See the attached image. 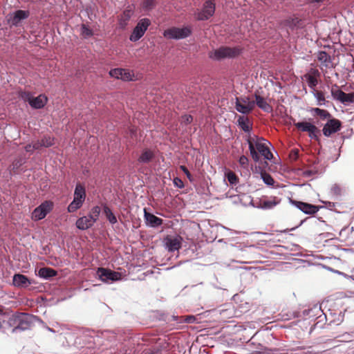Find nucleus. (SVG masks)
Returning <instances> with one entry per match:
<instances>
[{
    "label": "nucleus",
    "mask_w": 354,
    "mask_h": 354,
    "mask_svg": "<svg viewBox=\"0 0 354 354\" xmlns=\"http://www.w3.org/2000/svg\"><path fill=\"white\" fill-rule=\"evenodd\" d=\"M53 208V203L45 201L36 207L32 212V218L35 221H39L45 218Z\"/></svg>",
    "instance_id": "nucleus-11"
},
{
    "label": "nucleus",
    "mask_w": 354,
    "mask_h": 354,
    "mask_svg": "<svg viewBox=\"0 0 354 354\" xmlns=\"http://www.w3.org/2000/svg\"><path fill=\"white\" fill-rule=\"evenodd\" d=\"M121 77L120 79L124 81H129L132 80V74L127 69L122 68V73H121Z\"/></svg>",
    "instance_id": "nucleus-36"
},
{
    "label": "nucleus",
    "mask_w": 354,
    "mask_h": 354,
    "mask_svg": "<svg viewBox=\"0 0 354 354\" xmlns=\"http://www.w3.org/2000/svg\"><path fill=\"white\" fill-rule=\"evenodd\" d=\"M194 320H195V317L194 316H188L185 319V321L187 323H192Z\"/></svg>",
    "instance_id": "nucleus-50"
},
{
    "label": "nucleus",
    "mask_w": 354,
    "mask_h": 354,
    "mask_svg": "<svg viewBox=\"0 0 354 354\" xmlns=\"http://www.w3.org/2000/svg\"><path fill=\"white\" fill-rule=\"evenodd\" d=\"M97 274L100 279L105 283L116 281L121 278L120 273L104 268H99Z\"/></svg>",
    "instance_id": "nucleus-9"
},
{
    "label": "nucleus",
    "mask_w": 354,
    "mask_h": 354,
    "mask_svg": "<svg viewBox=\"0 0 354 354\" xmlns=\"http://www.w3.org/2000/svg\"><path fill=\"white\" fill-rule=\"evenodd\" d=\"M27 100L31 107L33 109H39L43 108L47 103L48 99L44 95H39L37 97H32L30 94H25Z\"/></svg>",
    "instance_id": "nucleus-14"
},
{
    "label": "nucleus",
    "mask_w": 354,
    "mask_h": 354,
    "mask_svg": "<svg viewBox=\"0 0 354 354\" xmlns=\"http://www.w3.org/2000/svg\"><path fill=\"white\" fill-rule=\"evenodd\" d=\"M313 94L316 99L317 104L318 106H324L326 104V100L322 92L314 91Z\"/></svg>",
    "instance_id": "nucleus-27"
},
{
    "label": "nucleus",
    "mask_w": 354,
    "mask_h": 354,
    "mask_svg": "<svg viewBox=\"0 0 354 354\" xmlns=\"http://www.w3.org/2000/svg\"><path fill=\"white\" fill-rule=\"evenodd\" d=\"M341 103L344 105H348L354 102V93H344V96L342 97V99L340 101Z\"/></svg>",
    "instance_id": "nucleus-30"
},
{
    "label": "nucleus",
    "mask_w": 354,
    "mask_h": 354,
    "mask_svg": "<svg viewBox=\"0 0 354 354\" xmlns=\"http://www.w3.org/2000/svg\"><path fill=\"white\" fill-rule=\"evenodd\" d=\"M306 80L308 86L312 88L315 87L318 83L317 80L310 75L306 76Z\"/></svg>",
    "instance_id": "nucleus-37"
},
{
    "label": "nucleus",
    "mask_w": 354,
    "mask_h": 354,
    "mask_svg": "<svg viewBox=\"0 0 354 354\" xmlns=\"http://www.w3.org/2000/svg\"><path fill=\"white\" fill-rule=\"evenodd\" d=\"M340 127L341 122L338 120H329L323 128V133L325 136L328 137L332 133L338 131L340 129Z\"/></svg>",
    "instance_id": "nucleus-15"
},
{
    "label": "nucleus",
    "mask_w": 354,
    "mask_h": 354,
    "mask_svg": "<svg viewBox=\"0 0 354 354\" xmlns=\"http://www.w3.org/2000/svg\"><path fill=\"white\" fill-rule=\"evenodd\" d=\"M192 34L191 28L185 26L183 28L172 27L165 30L163 32L165 37L170 39H183L188 37Z\"/></svg>",
    "instance_id": "nucleus-5"
},
{
    "label": "nucleus",
    "mask_w": 354,
    "mask_h": 354,
    "mask_svg": "<svg viewBox=\"0 0 354 354\" xmlns=\"http://www.w3.org/2000/svg\"><path fill=\"white\" fill-rule=\"evenodd\" d=\"M180 236L167 237L165 239V246L169 252L178 251L181 248Z\"/></svg>",
    "instance_id": "nucleus-16"
},
{
    "label": "nucleus",
    "mask_w": 354,
    "mask_h": 354,
    "mask_svg": "<svg viewBox=\"0 0 354 354\" xmlns=\"http://www.w3.org/2000/svg\"><path fill=\"white\" fill-rule=\"evenodd\" d=\"M241 53L238 47L221 46L209 52V57L214 61H221L225 59H232Z\"/></svg>",
    "instance_id": "nucleus-3"
},
{
    "label": "nucleus",
    "mask_w": 354,
    "mask_h": 354,
    "mask_svg": "<svg viewBox=\"0 0 354 354\" xmlns=\"http://www.w3.org/2000/svg\"><path fill=\"white\" fill-rule=\"evenodd\" d=\"M173 183H174V185L178 188L182 189L184 187V183H183V180L178 177H176L174 178Z\"/></svg>",
    "instance_id": "nucleus-41"
},
{
    "label": "nucleus",
    "mask_w": 354,
    "mask_h": 354,
    "mask_svg": "<svg viewBox=\"0 0 354 354\" xmlns=\"http://www.w3.org/2000/svg\"><path fill=\"white\" fill-rule=\"evenodd\" d=\"M295 126L299 130L304 132L312 131L315 128V125L308 122H299L295 123Z\"/></svg>",
    "instance_id": "nucleus-24"
},
{
    "label": "nucleus",
    "mask_w": 354,
    "mask_h": 354,
    "mask_svg": "<svg viewBox=\"0 0 354 354\" xmlns=\"http://www.w3.org/2000/svg\"><path fill=\"white\" fill-rule=\"evenodd\" d=\"M330 194L335 198H338L342 195L341 187L337 184L333 185L330 188Z\"/></svg>",
    "instance_id": "nucleus-31"
},
{
    "label": "nucleus",
    "mask_w": 354,
    "mask_h": 354,
    "mask_svg": "<svg viewBox=\"0 0 354 354\" xmlns=\"http://www.w3.org/2000/svg\"><path fill=\"white\" fill-rule=\"evenodd\" d=\"M47 329H48V330H49L50 332H54V330L52 328H49V327H47Z\"/></svg>",
    "instance_id": "nucleus-52"
},
{
    "label": "nucleus",
    "mask_w": 354,
    "mask_h": 354,
    "mask_svg": "<svg viewBox=\"0 0 354 354\" xmlns=\"http://www.w3.org/2000/svg\"><path fill=\"white\" fill-rule=\"evenodd\" d=\"M342 337L344 338L342 341L350 342L353 337V335L351 333H345L342 335Z\"/></svg>",
    "instance_id": "nucleus-45"
},
{
    "label": "nucleus",
    "mask_w": 354,
    "mask_h": 354,
    "mask_svg": "<svg viewBox=\"0 0 354 354\" xmlns=\"http://www.w3.org/2000/svg\"><path fill=\"white\" fill-rule=\"evenodd\" d=\"M239 162L243 168H246L248 166V158L243 155L239 158Z\"/></svg>",
    "instance_id": "nucleus-40"
},
{
    "label": "nucleus",
    "mask_w": 354,
    "mask_h": 354,
    "mask_svg": "<svg viewBox=\"0 0 354 354\" xmlns=\"http://www.w3.org/2000/svg\"><path fill=\"white\" fill-rule=\"evenodd\" d=\"M216 9L215 0H205L203 8L196 14V18L199 21H205L214 15Z\"/></svg>",
    "instance_id": "nucleus-7"
},
{
    "label": "nucleus",
    "mask_w": 354,
    "mask_h": 354,
    "mask_svg": "<svg viewBox=\"0 0 354 354\" xmlns=\"http://www.w3.org/2000/svg\"><path fill=\"white\" fill-rule=\"evenodd\" d=\"M239 123L241 127V129H243V131H244L245 132H248L250 131V127L249 125L244 121V118H240L239 119Z\"/></svg>",
    "instance_id": "nucleus-39"
},
{
    "label": "nucleus",
    "mask_w": 354,
    "mask_h": 354,
    "mask_svg": "<svg viewBox=\"0 0 354 354\" xmlns=\"http://www.w3.org/2000/svg\"><path fill=\"white\" fill-rule=\"evenodd\" d=\"M30 12L28 10H18L8 15L6 17L8 24L10 26H18L22 20L28 18Z\"/></svg>",
    "instance_id": "nucleus-10"
},
{
    "label": "nucleus",
    "mask_w": 354,
    "mask_h": 354,
    "mask_svg": "<svg viewBox=\"0 0 354 354\" xmlns=\"http://www.w3.org/2000/svg\"><path fill=\"white\" fill-rule=\"evenodd\" d=\"M248 144L250 155L254 162H258L260 160L258 152L267 160H272L273 158V155L269 149L271 144L267 140L254 136L248 139Z\"/></svg>",
    "instance_id": "nucleus-1"
},
{
    "label": "nucleus",
    "mask_w": 354,
    "mask_h": 354,
    "mask_svg": "<svg viewBox=\"0 0 354 354\" xmlns=\"http://www.w3.org/2000/svg\"><path fill=\"white\" fill-rule=\"evenodd\" d=\"M180 169L184 172V174L187 176V177L190 180L192 178V175H191L190 172L189 171V170L187 169V168L184 165H181L180 167Z\"/></svg>",
    "instance_id": "nucleus-43"
},
{
    "label": "nucleus",
    "mask_w": 354,
    "mask_h": 354,
    "mask_svg": "<svg viewBox=\"0 0 354 354\" xmlns=\"http://www.w3.org/2000/svg\"><path fill=\"white\" fill-rule=\"evenodd\" d=\"M227 179L231 184H234L236 180V177L233 173H230L227 175Z\"/></svg>",
    "instance_id": "nucleus-44"
},
{
    "label": "nucleus",
    "mask_w": 354,
    "mask_h": 354,
    "mask_svg": "<svg viewBox=\"0 0 354 354\" xmlns=\"http://www.w3.org/2000/svg\"><path fill=\"white\" fill-rule=\"evenodd\" d=\"M81 32L82 35L86 38L90 37L93 35L92 30L84 24L81 26Z\"/></svg>",
    "instance_id": "nucleus-33"
},
{
    "label": "nucleus",
    "mask_w": 354,
    "mask_h": 354,
    "mask_svg": "<svg viewBox=\"0 0 354 354\" xmlns=\"http://www.w3.org/2000/svg\"><path fill=\"white\" fill-rule=\"evenodd\" d=\"M36 319V316L26 313H21L19 315L12 316V317L9 319L8 324L10 326L16 325L12 329V332L17 333L18 330H26L30 329Z\"/></svg>",
    "instance_id": "nucleus-2"
},
{
    "label": "nucleus",
    "mask_w": 354,
    "mask_h": 354,
    "mask_svg": "<svg viewBox=\"0 0 354 354\" xmlns=\"http://www.w3.org/2000/svg\"><path fill=\"white\" fill-rule=\"evenodd\" d=\"M290 203L292 205H293L295 207H296L298 209L301 211L306 214H314L317 213L319 207L317 205H314L310 203L301 202V201H297L295 200H290Z\"/></svg>",
    "instance_id": "nucleus-13"
},
{
    "label": "nucleus",
    "mask_w": 354,
    "mask_h": 354,
    "mask_svg": "<svg viewBox=\"0 0 354 354\" xmlns=\"http://www.w3.org/2000/svg\"><path fill=\"white\" fill-rule=\"evenodd\" d=\"M12 283L15 286L19 288H26L30 284L28 277L21 274H16L13 276Z\"/></svg>",
    "instance_id": "nucleus-19"
},
{
    "label": "nucleus",
    "mask_w": 354,
    "mask_h": 354,
    "mask_svg": "<svg viewBox=\"0 0 354 354\" xmlns=\"http://www.w3.org/2000/svg\"><path fill=\"white\" fill-rule=\"evenodd\" d=\"M254 107V102L250 101L248 97L236 99V109L243 114H248Z\"/></svg>",
    "instance_id": "nucleus-12"
},
{
    "label": "nucleus",
    "mask_w": 354,
    "mask_h": 354,
    "mask_svg": "<svg viewBox=\"0 0 354 354\" xmlns=\"http://www.w3.org/2000/svg\"><path fill=\"white\" fill-rule=\"evenodd\" d=\"M150 25L151 21L147 18L139 20L129 37L130 41L133 42L138 41L144 35Z\"/></svg>",
    "instance_id": "nucleus-6"
},
{
    "label": "nucleus",
    "mask_w": 354,
    "mask_h": 354,
    "mask_svg": "<svg viewBox=\"0 0 354 354\" xmlns=\"http://www.w3.org/2000/svg\"><path fill=\"white\" fill-rule=\"evenodd\" d=\"M122 73V68H113L111 69L109 72V75L114 78L120 79L121 77V73Z\"/></svg>",
    "instance_id": "nucleus-38"
},
{
    "label": "nucleus",
    "mask_w": 354,
    "mask_h": 354,
    "mask_svg": "<svg viewBox=\"0 0 354 354\" xmlns=\"http://www.w3.org/2000/svg\"><path fill=\"white\" fill-rule=\"evenodd\" d=\"M322 267L327 270H329L332 272H335V273H340L339 272L337 271V270H333V268H330L329 266H326V265H324V264H321Z\"/></svg>",
    "instance_id": "nucleus-48"
},
{
    "label": "nucleus",
    "mask_w": 354,
    "mask_h": 354,
    "mask_svg": "<svg viewBox=\"0 0 354 354\" xmlns=\"http://www.w3.org/2000/svg\"><path fill=\"white\" fill-rule=\"evenodd\" d=\"M153 156L154 154L152 151L150 149H145L140 154L138 160L140 163H148L153 159Z\"/></svg>",
    "instance_id": "nucleus-23"
},
{
    "label": "nucleus",
    "mask_w": 354,
    "mask_h": 354,
    "mask_svg": "<svg viewBox=\"0 0 354 354\" xmlns=\"http://www.w3.org/2000/svg\"><path fill=\"white\" fill-rule=\"evenodd\" d=\"M312 111L324 120L330 117L329 112L324 109L314 108L312 109Z\"/></svg>",
    "instance_id": "nucleus-29"
},
{
    "label": "nucleus",
    "mask_w": 354,
    "mask_h": 354,
    "mask_svg": "<svg viewBox=\"0 0 354 354\" xmlns=\"http://www.w3.org/2000/svg\"><path fill=\"white\" fill-rule=\"evenodd\" d=\"M95 219H92L89 216H85L79 218L76 221V227L81 230H86L93 225Z\"/></svg>",
    "instance_id": "nucleus-17"
},
{
    "label": "nucleus",
    "mask_w": 354,
    "mask_h": 354,
    "mask_svg": "<svg viewBox=\"0 0 354 354\" xmlns=\"http://www.w3.org/2000/svg\"><path fill=\"white\" fill-rule=\"evenodd\" d=\"M144 216H145V219L147 225H149L151 227H156L162 224V220L160 218H159L151 213L147 212L145 209Z\"/></svg>",
    "instance_id": "nucleus-18"
},
{
    "label": "nucleus",
    "mask_w": 354,
    "mask_h": 354,
    "mask_svg": "<svg viewBox=\"0 0 354 354\" xmlns=\"http://www.w3.org/2000/svg\"><path fill=\"white\" fill-rule=\"evenodd\" d=\"M317 128L315 126L314 129L312 130V131H309V137L310 138H317Z\"/></svg>",
    "instance_id": "nucleus-46"
},
{
    "label": "nucleus",
    "mask_w": 354,
    "mask_h": 354,
    "mask_svg": "<svg viewBox=\"0 0 354 354\" xmlns=\"http://www.w3.org/2000/svg\"><path fill=\"white\" fill-rule=\"evenodd\" d=\"M25 150L27 151V152H32L35 149L32 147V144H29V145H27L26 147H25Z\"/></svg>",
    "instance_id": "nucleus-49"
},
{
    "label": "nucleus",
    "mask_w": 354,
    "mask_h": 354,
    "mask_svg": "<svg viewBox=\"0 0 354 354\" xmlns=\"http://www.w3.org/2000/svg\"><path fill=\"white\" fill-rule=\"evenodd\" d=\"M103 212L106 216V219L111 224L114 225L117 223L118 221L116 216L113 214L111 209L106 205L103 206Z\"/></svg>",
    "instance_id": "nucleus-25"
},
{
    "label": "nucleus",
    "mask_w": 354,
    "mask_h": 354,
    "mask_svg": "<svg viewBox=\"0 0 354 354\" xmlns=\"http://www.w3.org/2000/svg\"><path fill=\"white\" fill-rule=\"evenodd\" d=\"M255 103L257 104L259 108H260L265 112L270 113L272 111V106L266 101V100L263 97L257 94L255 95L254 104Z\"/></svg>",
    "instance_id": "nucleus-20"
},
{
    "label": "nucleus",
    "mask_w": 354,
    "mask_h": 354,
    "mask_svg": "<svg viewBox=\"0 0 354 354\" xmlns=\"http://www.w3.org/2000/svg\"><path fill=\"white\" fill-rule=\"evenodd\" d=\"M32 144V147L35 149V150L39 149V148L43 147V145H41V140H37V141L33 142Z\"/></svg>",
    "instance_id": "nucleus-47"
},
{
    "label": "nucleus",
    "mask_w": 354,
    "mask_h": 354,
    "mask_svg": "<svg viewBox=\"0 0 354 354\" xmlns=\"http://www.w3.org/2000/svg\"><path fill=\"white\" fill-rule=\"evenodd\" d=\"M317 59L322 66L329 68L332 64L331 57L325 51H319L317 55Z\"/></svg>",
    "instance_id": "nucleus-21"
},
{
    "label": "nucleus",
    "mask_w": 354,
    "mask_h": 354,
    "mask_svg": "<svg viewBox=\"0 0 354 354\" xmlns=\"http://www.w3.org/2000/svg\"><path fill=\"white\" fill-rule=\"evenodd\" d=\"M193 120L191 115H184L182 116V123L185 124H190Z\"/></svg>",
    "instance_id": "nucleus-42"
},
{
    "label": "nucleus",
    "mask_w": 354,
    "mask_h": 354,
    "mask_svg": "<svg viewBox=\"0 0 354 354\" xmlns=\"http://www.w3.org/2000/svg\"><path fill=\"white\" fill-rule=\"evenodd\" d=\"M156 6L155 0H145L142 3V8L145 10H151Z\"/></svg>",
    "instance_id": "nucleus-34"
},
{
    "label": "nucleus",
    "mask_w": 354,
    "mask_h": 354,
    "mask_svg": "<svg viewBox=\"0 0 354 354\" xmlns=\"http://www.w3.org/2000/svg\"><path fill=\"white\" fill-rule=\"evenodd\" d=\"M281 200L277 197H270L266 198L263 199H258L255 201H252L251 204L253 207L256 208L263 209H270L274 207L276 205L279 204Z\"/></svg>",
    "instance_id": "nucleus-8"
},
{
    "label": "nucleus",
    "mask_w": 354,
    "mask_h": 354,
    "mask_svg": "<svg viewBox=\"0 0 354 354\" xmlns=\"http://www.w3.org/2000/svg\"><path fill=\"white\" fill-rule=\"evenodd\" d=\"M311 2H313V3H321V2H323L324 0H310Z\"/></svg>",
    "instance_id": "nucleus-51"
},
{
    "label": "nucleus",
    "mask_w": 354,
    "mask_h": 354,
    "mask_svg": "<svg viewBox=\"0 0 354 354\" xmlns=\"http://www.w3.org/2000/svg\"><path fill=\"white\" fill-rule=\"evenodd\" d=\"M41 145L44 147H49L54 144L53 138L50 136H45L41 140Z\"/></svg>",
    "instance_id": "nucleus-35"
},
{
    "label": "nucleus",
    "mask_w": 354,
    "mask_h": 354,
    "mask_svg": "<svg viewBox=\"0 0 354 354\" xmlns=\"http://www.w3.org/2000/svg\"><path fill=\"white\" fill-rule=\"evenodd\" d=\"M101 209L99 206H94L91 211L90 215H88L92 219H95V223L98 219Z\"/></svg>",
    "instance_id": "nucleus-32"
},
{
    "label": "nucleus",
    "mask_w": 354,
    "mask_h": 354,
    "mask_svg": "<svg viewBox=\"0 0 354 354\" xmlns=\"http://www.w3.org/2000/svg\"><path fill=\"white\" fill-rule=\"evenodd\" d=\"M330 92L333 98L339 102H340L342 97L344 96V92L340 90L337 85L332 87Z\"/></svg>",
    "instance_id": "nucleus-26"
},
{
    "label": "nucleus",
    "mask_w": 354,
    "mask_h": 354,
    "mask_svg": "<svg viewBox=\"0 0 354 354\" xmlns=\"http://www.w3.org/2000/svg\"><path fill=\"white\" fill-rule=\"evenodd\" d=\"M261 177L263 181V183L269 186H272L274 183V180L273 178L267 172L263 171L261 173Z\"/></svg>",
    "instance_id": "nucleus-28"
},
{
    "label": "nucleus",
    "mask_w": 354,
    "mask_h": 354,
    "mask_svg": "<svg viewBox=\"0 0 354 354\" xmlns=\"http://www.w3.org/2000/svg\"><path fill=\"white\" fill-rule=\"evenodd\" d=\"M85 198V188L80 183H77L75 188L73 200L67 207L68 212L72 213L79 209L82 206Z\"/></svg>",
    "instance_id": "nucleus-4"
},
{
    "label": "nucleus",
    "mask_w": 354,
    "mask_h": 354,
    "mask_svg": "<svg viewBox=\"0 0 354 354\" xmlns=\"http://www.w3.org/2000/svg\"><path fill=\"white\" fill-rule=\"evenodd\" d=\"M57 272L50 268H40L38 271V275L39 277L48 279L53 277L56 276Z\"/></svg>",
    "instance_id": "nucleus-22"
}]
</instances>
